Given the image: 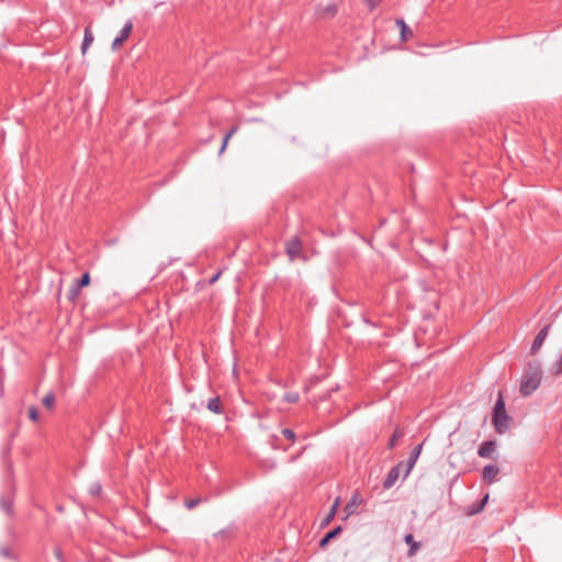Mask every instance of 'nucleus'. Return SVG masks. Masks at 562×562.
I'll return each mask as SVG.
<instances>
[{
    "instance_id": "obj_35",
    "label": "nucleus",
    "mask_w": 562,
    "mask_h": 562,
    "mask_svg": "<svg viewBox=\"0 0 562 562\" xmlns=\"http://www.w3.org/2000/svg\"><path fill=\"white\" fill-rule=\"evenodd\" d=\"M218 277H220V272H218V273H216V274L211 279V281H210V282H211V283L215 282V281L218 279Z\"/></svg>"
},
{
    "instance_id": "obj_17",
    "label": "nucleus",
    "mask_w": 562,
    "mask_h": 562,
    "mask_svg": "<svg viewBox=\"0 0 562 562\" xmlns=\"http://www.w3.org/2000/svg\"><path fill=\"white\" fill-rule=\"evenodd\" d=\"M338 506H339V498H337V499L335 501V503L333 504V506H331V508H330L329 513H328V514L326 515V517L324 518V520H323V522H322V526H326V525H328V524L333 520V518L335 517V515H336V513H337V508H338Z\"/></svg>"
},
{
    "instance_id": "obj_12",
    "label": "nucleus",
    "mask_w": 562,
    "mask_h": 562,
    "mask_svg": "<svg viewBox=\"0 0 562 562\" xmlns=\"http://www.w3.org/2000/svg\"><path fill=\"white\" fill-rule=\"evenodd\" d=\"M93 41H94V36H93L92 31L90 30V27H86L85 34H83V41L81 44V53L83 55L87 53L88 48L91 46Z\"/></svg>"
},
{
    "instance_id": "obj_25",
    "label": "nucleus",
    "mask_w": 562,
    "mask_h": 562,
    "mask_svg": "<svg viewBox=\"0 0 562 562\" xmlns=\"http://www.w3.org/2000/svg\"><path fill=\"white\" fill-rule=\"evenodd\" d=\"M283 400L288 403L294 404L300 400V395L296 392L285 393Z\"/></svg>"
},
{
    "instance_id": "obj_32",
    "label": "nucleus",
    "mask_w": 562,
    "mask_h": 562,
    "mask_svg": "<svg viewBox=\"0 0 562 562\" xmlns=\"http://www.w3.org/2000/svg\"><path fill=\"white\" fill-rule=\"evenodd\" d=\"M0 553L4 557V558H11L12 554H11V550L9 548H1L0 549Z\"/></svg>"
},
{
    "instance_id": "obj_33",
    "label": "nucleus",
    "mask_w": 562,
    "mask_h": 562,
    "mask_svg": "<svg viewBox=\"0 0 562 562\" xmlns=\"http://www.w3.org/2000/svg\"><path fill=\"white\" fill-rule=\"evenodd\" d=\"M55 554H56V558H57L59 561H63V555H61V551H60V549L56 548V549H55Z\"/></svg>"
},
{
    "instance_id": "obj_8",
    "label": "nucleus",
    "mask_w": 562,
    "mask_h": 562,
    "mask_svg": "<svg viewBox=\"0 0 562 562\" xmlns=\"http://www.w3.org/2000/svg\"><path fill=\"white\" fill-rule=\"evenodd\" d=\"M499 473V469L495 464H488L483 468L482 477L486 483H493Z\"/></svg>"
},
{
    "instance_id": "obj_3",
    "label": "nucleus",
    "mask_w": 562,
    "mask_h": 562,
    "mask_svg": "<svg viewBox=\"0 0 562 562\" xmlns=\"http://www.w3.org/2000/svg\"><path fill=\"white\" fill-rule=\"evenodd\" d=\"M285 252L290 261H294L295 259L306 260L302 251V241L299 236H294L285 243Z\"/></svg>"
},
{
    "instance_id": "obj_36",
    "label": "nucleus",
    "mask_w": 562,
    "mask_h": 562,
    "mask_svg": "<svg viewBox=\"0 0 562 562\" xmlns=\"http://www.w3.org/2000/svg\"><path fill=\"white\" fill-rule=\"evenodd\" d=\"M225 531H220L218 533H216L215 536H224Z\"/></svg>"
},
{
    "instance_id": "obj_6",
    "label": "nucleus",
    "mask_w": 562,
    "mask_h": 562,
    "mask_svg": "<svg viewBox=\"0 0 562 562\" xmlns=\"http://www.w3.org/2000/svg\"><path fill=\"white\" fill-rule=\"evenodd\" d=\"M497 443L495 440H487L482 442L477 450V454L481 458L488 459L492 458L493 453L496 451Z\"/></svg>"
},
{
    "instance_id": "obj_18",
    "label": "nucleus",
    "mask_w": 562,
    "mask_h": 562,
    "mask_svg": "<svg viewBox=\"0 0 562 562\" xmlns=\"http://www.w3.org/2000/svg\"><path fill=\"white\" fill-rule=\"evenodd\" d=\"M357 506H358V497H357V495H355V496L351 498V501H350V502H348V503L346 504V506H345V509H344V510H345V513H346V517H348V516L352 515V514L355 513V510H356Z\"/></svg>"
},
{
    "instance_id": "obj_24",
    "label": "nucleus",
    "mask_w": 562,
    "mask_h": 562,
    "mask_svg": "<svg viewBox=\"0 0 562 562\" xmlns=\"http://www.w3.org/2000/svg\"><path fill=\"white\" fill-rule=\"evenodd\" d=\"M551 373L553 375H561L562 374V355L560 356V358L555 361V363H553L552 368H551Z\"/></svg>"
},
{
    "instance_id": "obj_27",
    "label": "nucleus",
    "mask_w": 562,
    "mask_h": 562,
    "mask_svg": "<svg viewBox=\"0 0 562 562\" xmlns=\"http://www.w3.org/2000/svg\"><path fill=\"white\" fill-rule=\"evenodd\" d=\"M201 503V498H191V499H187L184 505L188 509H193L195 508L199 504Z\"/></svg>"
},
{
    "instance_id": "obj_4",
    "label": "nucleus",
    "mask_w": 562,
    "mask_h": 562,
    "mask_svg": "<svg viewBox=\"0 0 562 562\" xmlns=\"http://www.w3.org/2000/svg\"><path fill=\"white\" fill-rule=\"evenodd\" d=\"M422 449H423V443H419L417 445L411 452V456L409 458L407 459L406 463H405V472H404V477L408 476V474L411 473V471L413 470L416 461L418 460L420 453H422Z\"/></svg>"
},
{
    "instance_id": "obj_26",
    "label": "nucleus",
    "mask_w": 562,
    "mask_h": 562,
    "mask_svg": "<svg viewBox=\"0 0 562 562\" xmlns=\"http://www.w3.org/2000/svg\"><path fill=\"white\" fill-rule=\"evenodd\" d=\"M281 432H282V435H283L286 439L291 440L292 442H294V441H295L296 436H295V432H294L292 429H290V428H283Z\"/></svg>"
},
{
    "instance_id": "obj_20",
    "label": "nucleus",
    "mask_w": 562,
    "mask_h": 562,
    "mask_svg": "<svg viewBox=\"0 0 562 562\" xmlns=\"http://www.w3.org/2000/svg\"><path fill=\"white\" fill-rule=\"evenodd\" d=\"M74 283L77 284V288H83L87 286L90 283V274L88 272H85L80 279H75Z\"/></svg>"
},
{
    "instance_id": "obj_15",
    "label": "nucleus",
    "mask_w": 562,
    "mask_h": 562,
    "mask_svg": "<svg viewBox=\"0 0 562 562\" xmlns=\"http://www.w3.org/2000/svg\"><path fill=\"white\" fill-rule=\"evenodd\" d=\"M404 436V430L401 429V428H396L393 432V435L391 436L390 440H389V443H387V448L389 449H393L397 441Z\"/></svg>"
},
{
    "instance_id": "obj_28",
    "label": "nucleus",
    "mask_w": 562,
    "mask_h": 562,
    "mask_svg": "<svg viewBox=\"0 0 562 562\" xmlns=\"http://www.w3.org/2000/svg\"><path fill=\"white\" fill-rule=\"evenodd\" d=\"M336 12H337V8L335 4H333V5H327L325 8L324 12H322L321 14L322 15H334Z\"/></svg>"
},
{
    "instance_id": "obj_5",
    "label": "nucleus",
    "mask_w": 562,
    "mask_h": 562,
    "mask_svg": "<svg viewBox=\"0 0 562 562\" xmlns=\"http://www.w3.org/2000/svg\"><path fill=\"white\" fill-rule=\"evenodd\" d=\"M403 465H404L403 462H400L398 464H396L389 471V473L386 474V477L383 482V487L385 490H390L392 486H394V484L396 483V481L400 476V469Z\"/></svg>"
},
{
    "instance_id": "obj_9",
    "label": "nucleus",
    "mask_w": 562,
    "mask_h": 562,
    "mask_svg": "<svg viewBox=\"0 0 562 562\" xmlns=\"http://www.w3.org/2000/svg\"><path fill=\"white\" fill-rule=\"evenodd\" d=\"M395 24L401 29V41L408 42L413 37V31L403 19H396Z\"/></svg>"
},
{
    "instance_id": "obj_7",
    "label": "nucleus",
    "mask_w": 562,
    "mask_h": 562,
    "mask_svg": "<svg viewBox=\"0 0 562 562\" xmlns=\"http://www.w3.org/2000/svg\"><path fill=\"white\" fill-rule=\"evenodd\" d=\"M549 328H550V326L547 325L537 334V336L533 339V342L531 345V348H530V352L532 355L537 353L539 351V349L541 348V346L543 345V342L548 336Z\"/></svg>"
},
{
    "instance_id": "obj_31",
    "label": "nucleus",
    "mask_w": 562,
    "mask_h": 562,
    "mask_svg": "<svg viewBox=\"0 0 562 562\" xmlns=\"http://www.w3.org/2000/svg\"><path fill=\"white\" fill-rule=\"evenodd\" d=\"M370 11H373L381 2V0H364Z\"/></svg>"
},
{
    "instance_id": "obj_22",
    "label": "nucleus",
    "mask_w": 562,
    "mask_h": 562,
    "mask_svg": "<svg viewBox=\"0 0 562 562\" xmlns=\"http://www.w3.org/2000/svg\"><path fill=\"white\" fill-rule=\"evenodd\" d=\"M80 288H77V284L72 282L70 289H69V292H68V299L71 301V302H75L80 293Z\"/></svg>"
},
{
    "instance_id": "obj_13",
    "label": "nucleus",
    "mask_w": 562,
    "mask_h": 562,
    "mask_svg": "<svg viewBox=\"0 0 562 562\" xmlns=\"http://www.w3.org/2000/svg\"><path fill=\"white\" fill-rule=\"evenodd\" d=\"M12 505H13V495L0 497V507L9 516L13 514Z\"/></svg>"
},
{
    "instance_id": "obj_1",
    "label": "nucleus",
    "mask_w": 562,
    "mask_h": 562,
    "mask_svg": "<svg viewBox=\"0 0 562 562\" xmlns=\"http://www.w3.org/2000/svg\"><path fill=\"white\" fill-rule=\"evenodd\" d=\"M542 370L539 362H529L520 381L519 391L522 396L531 395L540 385Z\"/></svg>"
},
{
    "instance_id": "obj_30",
    "label": "nucleus",
    "mask_w": 562,
    "mask_h": 562,
    "mask_svg": "<svg viewBox=\"0 0 562 562\" xmlns=\"http://www.w3.org/2000/svg\"><path fill=\"white\" fill-rule=\"evenodd\" d=\"M29 417L33 422H37V419H38V412H37V409L35 407H31L29 409Z\"/></svg>"
},
{
    "instance_id": "obj_34",
    "label": "nucleus",
    "mask_w": 562,
    "mask_h": 562,
    "mask_svg": "<svg viewBox=\"0 0 562 562\" xmlns=\"http://www.w3.org/2000/svg\"><path fill=\"white\" fill-rule=\"evenodd\" d=\"M487 498H488V495L484 496L483 502H482V505H481V506H480V507H479L474 513H476V512H479V510H481V509H482V507H483V505L486 503Z\"/></svg>"
},
{
    "instance_id": "obj_11",
    "label": "nucleus",
    "mask_w": 562,
    "mask_h": 562,
    "mask_svg": "<svg viewBox=\"0 0 562 562\" xmlns=\"http://www.w3.org/2000/svg\"><path fill=\"white\" fill-rule=\"evenodd\" d=\"M207 409L211 411L214 414H223L224 408L221 403L220 396H215L213 398H210L206 405Z\"/></svg>"
},
{
    "instance_id": "obj_16",
    "label": "nucleus",
    "mask_w": 562,
    "mask_h": 562,
    "mask_svg": "<svg viewBox=\"0 0 562 562\" xmlns=\"http://www.w3.org/2000/svg\"><path fill=\"white\" fill-rule=\"evenodd\" d=\"M132 30H133V22H132V20H127L117 36L120 38L126 41L128 38V36L131 35Z\"/></svg>"
},
{
    "instance_id": "obj_23",
    "label": "nucleus",
    "mask_w": 562,
    "mask_h": 562,
    "mask_svg": "<svg viewBox=\"0 0 562 562\" xmlns=\"http://www.w3.org/2000/svg\"><path fill=\"white\" fill-rule=\"evenodd\" d=\"M55 395L54 393L49 392L43 397V405L47 408H52L55 404Z\"/></svg>"
},
{
    "instance_id": "obj_29",
    "label": "nucleus",
    "mask_w": 562,
    "mask_h": 562,
    "mask_svg": "<svg viewBox=\"0 0 562 562\" xmlns=\"http://www.w3.org/2000/svg\"><path fill=\"white\" fill-rule=\"evenodd\" d=\"M124 42H125L124 40H122V38H120L119 36H116V37L114 38L113 43H112V49H113V50L119 49V48L123 45V43H124Z\"/></svg>"
},
{
    "instance_id": "obj_2",
    "label": "nucleus",
    "mask_w": 562,
    "mask_h": 562,
    "mask_svg": "<svg viewBox=\"0 0 562 562\" xmlns=\"http://www.w3.org/2000/svg\"><path fill=\"white\" fill-rule=\"evenodd\" d=\"M510 416L506 412L505 401L502 393L498 394L494 406L492 424L495 431L503 435L509 428Z\"/></svg>"
},
{
    "instance_id": "obj_14",
    "label": "nucleus",
    "mask_w": 562,
    "mask_h": 562,
    "mask_svg": "<svg viewBox=\"0 0 562 562\" xmlns=\"http://www.w3.org/2000/svg\"><path fill=\"white\" fill-rule=\"evenodd\" d=\"M405 542L409 546L407 555L413 557L416 554L418 549L420 548V543L414 540V537L412 533H408L404 538Z\"/></svg>"
},
{
    "instance_id": "obj_19",
    "label": "nucleus",
    "mask_w": 562,
    "mask_h": 562,
    "mask_svg": "<svg viewBox=\"0 0 562 562\" xmlns=\"http://www.w3.org/2000/svg\"><path fill=\"white\" fill-rule=\"evenodd\" d=\"M236 132H237V127H236V126H234V127H232V128L226 133V135H225V136H224V138H223V144H222V146H221V148H220V151H218V154H220V155H222V154L224 153V150H225V148H226V146H227V143H228L229 138H231V137H232Z\"/></svg>"
},
{
    "instance_id": "obj_21",
    "label": "nucleus",
    "mask_w": 562,
    "mask_h": 562,
    "mask_svg": "<svg viewBox=\"0 0 562 562\" xmlns=\"http://www.w3.org/2000/svg\"><path fill=\"white\" fill-rule=\"evenodd\" d=\"M102 492V485L100 482H92L89 486V493L92 496H99Z\"/></svg>"
},
{
    "instance_id": "obj_10",
    "label": "nucleus",
    "mask_w": 562,
    "mask_h": 562,
    "mask_svg": "<svg viewBox=\"0 0 562 562\" xmlns=\"http://www.w3.org/2000/svg\"><path fill=\"white\" fill-rule=\"evenodd\" d=\"M342 531V527L338 526L333 530L328 531L319 541V547L324 549L330 540L335 539Z\"/></svg>"
}]
</instances>
